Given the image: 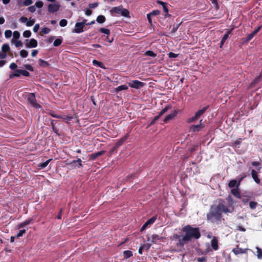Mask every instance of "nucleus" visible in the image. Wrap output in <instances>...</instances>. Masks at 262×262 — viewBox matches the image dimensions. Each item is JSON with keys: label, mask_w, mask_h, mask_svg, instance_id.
<instances>
[{"label": "nucleus", "mask_w": 262, "mask_h": 262, "mask_svg": "<svg viewBox=\"0 0 262 262\" xmlns=\"http://www.w3.org/2000/svg\"><path fill=\"white\" fill-rule=\"evenodd\" d=\"M17 72L19 73H21V74L24 76H26V77H29L30 76V74L29 73V72L26 70H19V69H18L17 70Z\"/></svg>", "instance_id": "obj_32"}, {"label": "nucleus", "mask_w": 262, "mask_h": 262, "mask_svg": "<svg viewBox=\"0 0 262 262\" xmlns=\"http://www.w3.org/2000/svg\"><path fill=\"white\" fill-rule=\"evenodd\" d=\"M92 62L94 66H97L98 67L104 69H106L105 67L104 66V64L102 62L99 61L96 59L93 60Z\"/></svg>", "instance_id": "obj_27"}, {"label": "nucleus", "mask_w": 262, "mask_h": 262, "mask_svg": "<svg viewBox=\"0 0 262 262\" xmlns=\"http://www.w3.org/2000/svg\"><path fill=\"white\" fill-rule=\"evenodd\" d=\"M209 105H207L204 107H203L202 109L199 110L197 111L195 114L200 118L202 115H203L207 111V110L208 108Z\"/></svg>", "instance_id": "obj_22"}, {"label": "nucleus", "mask_w": 262, "mask_h": 262, "mask_svg": "<svg viewBox=\"0 0 262 262\" xmlns=\"http://www.w3.org/2000/svg\"><path fill=\"white\" fill-rule=\"evenodd\" d=\"M237 182L236 180H232L229 182V183L228 184V186L230 188H233L234 187L238 188V187H237Z\"/></svg>", "instance_id": "obj_33"}, {"label": "nucleus", "mask_w": 262, "mask_h": 262, "mask_svg": "<svg viewBox=\"0 0 262 262\" xmlns=\"http://www.w3.org/2000/svg\"><path fill=\"white\" fill-rule=\"evenodd\" d=\"M31 35V32L30 30H26L23 32V36L25 38H29Z\"/></svg>", "instance_id": "obj_45"}, {"label": "nucleus", "mask_w": 262, "mask_h": 262, "mask_svg": "<svg viewBox=\"0 0 262 262\" xmlns=\"http://www.w3.org/2000/svg\"><path fill=\"white\" fill-rule=\"evenodd\" d=\"M62 42V39L57 38L54 40L53 45L55 47H58L61 44Z\"/></svg>", "instance_id": "obj_40"}, {"label": "nucleus", "mask_w": 262, "mask_h": 262, "mask_svg": "<svg viewBox=\"0 0 262 262\" xmlns=\"http://www.w3.org/2000/svg\"><path fill=\"white\" fill-rule=\"evenodd\" d=\"M145 55L152 57H155L157 56V54L152 51H147L145 52Z\"/></svg>", "instance_id": "obj_43"}, {"label": "nucleus", "mask_w": 262, "mask_h": 262, "mask_svg": "<svg viewBox=\"0 0 262 262\" xmlns=\"http://www.w3.org/2000/svg\"><path fill=\"white\" fill-rule=\"evenodd\" d=\"M152 239L151 242L153 244L157 243L158 241H161V239H163L164 237L159 236L157 234H153L151 236Z\"/></svg>", "instance_id": "obj_24"}, {"label": "nucleus", "mask_w": 262, "mask_h": 262, "mask_svg": "<svg viewBox=\"0 0 262 262\" xmlns=\"http://www.w3.org/2000/svg\"><path fill=\"white\" fill-rule=\"evenodd\" d=\"M231 193L236 198L240 199L241 198V193L238 188L232 189Z\"/></svg>", "instance_id": "obj_25"}, {"label": "nucleus", "mask_w": 262, "mask_h": 262, "mask_svg": "<svg viewBox=\"0 0 262 262\" xmlns=\"http://www.w3.org/2000/svg\"><path fill=\"white\" fill-rule=\"evenodd\" d=\"M33 222V220L32 218H29L26 220H25L24 222L21 223L19 225H18V228H22L25 227L27 225H28L30 224H32Z\"/></svg>", "instance_id": "obj_19"}, {"label": "nucleus", "mask_w": 262, "mask_h": 262, "mask_svg": "<svg viewBox=\"0 0 262 262\" xmlns=\"http://www.w3.org/2000/svg\"><path fill=\"white\" fill-rule=\"evenodd\" d=\"M262 80V74H260L258 76L256 77L252 81L251 84L254 85L260 82Z\"/></svg>", "instance_id": "obj_26"}, {"label": "nucleus", "mask_w": 262, "mask_h": 262, "mask_svg": "<svg viewBox=\"0 0 262 262\" xmlns=\"http://www.w3.org/2000/svg\"><path fill=\"white\" fill-rule=\"evenodd\" d=\"M19 21L23 23H26V26L27 27L32 26L35 22L34 19H31V18L28 20V18L25 16H21L19 18Z\"/></svg>", "instance_id": "obj_9"}, {"label": "nucleus", "mask_w": 262, "mask_h": 262, "mask_svg": "<svg viewBox=\"0 0 262 262\" xmlns=\"http://www.w3.org/2000/svg\"><path fill=\"white\" fill-rule=\"evenodd\" d=\"M251 174L253 179L255 182V183L257 184H259L260 183V180L258 178L257 172L254 169H252Z\"/></svg>", "instance_id": "obj_18"}, {"label": "nucleus", "mask_w": 262, "mask_h": 262, "mask_svg": "<svg viewBox=\"0 0 262 262\" xmlns=\"http://www.w3.org/2000/svg\"><path fill=\"white\" fill-rule=\"evenodd\" d=\"M2 50L3 52L7 53L10 50V47L8 44L5 43L2 46Z\"/></svg>", "instance_id": "obj_37"}, {"label": "nucleus", "mask_w": 262, "mask_h": 262, "mask_svg": "<svg viewBox=\"0 0 262 262\" xmlns=\"http://www.w3.org/2000/svg\"><path fill=\"white\" fill-rule=\"evenodd\" d=\"M160 13V11L158 10H153L151 12L149 13V14L152 16H156L159 15Z\"/></svg>", "instance_id": "obj_53"}, {"label": "nucleus", "mask_w": 262, "mask_h": 262, "mask_svg": "<svg viewBox=\"0 0 262 262\" xmlns=\"http://www.w3.org/2000/svg\"><path fill=\"white\" fill-rule=\"evenodd\" d=\"M99 5V4L98 3H91L89 5V6L90 8H96L97 7H98Z\"/></svg>", "instance_id": "obj_61"}, {"label": "nucleus", "mask_w": 262, "mask_h": 262, "mask_svg": "<svg viewBox=\"0 0 262 262\" xmlns=\"http://www.w3.org/2000/svg\"><path fill=\"white\" fill-rule=\"evenodd\" d=\"M25 41V46L27 48H36L38 45L37 40L34 38H32L29 40L26 39Z\"/></svg>", "instance_id": "obj_8"}, {"label": "nucleus", "mask_w": 262, "mask_h": 262, "mask_svg": "<svg viewBox=\"0 0 262 262\" xmlns=\"http://www.w3.org/2000/svg\"><path fill=\"white\" fill-rule=\"evenodd\" d=\"M59 9V5L58 4H49L48 6V10L50 13H55L57 12Z\"/></svg>", "instance_id": "obj_13"}, {"label": "nucleus", "mask_w": 262, "mask_h": 262, "mask_svg": "<svg viewBox=\"0 0 262 262\" xmlns=\"http://www.w3.org/2000/svg\"><path fill=\"white\" fill-rule=\"evenodd\" d=\"M128 89V86L126 85H121L115 88V92L118 93L121 91L126 90Z\"/></svg>", "instance_id": "obj_29"}, {"label": "nucleus", "mask_w": 262, "mask_h": 262, "mask_svg": "<svg viewBox=\"0 0 262 262\" xmlns=\"http://www.w3.org/2000/svg\"><path fill=\"white\" fill-rule=\"evenodd\" d=\"M182 236H182V235H180L175 233L173 235L172 237H171V239L179 240V239H181Z\"/></svg>", "instance_id": "obj_58"}, {"label": "nucleus", "mask_w": 262, "mask_h": 262, "mask_svg": "<svg viewBox=\"0 0 262 262\" xmlns=\"http://www.w3.org/2000/svg\"><path fill=\"white\" fill-rule=\"evenodd\" d=\"M33 3L32 0H25L23 2V4L25 6H28Z\"/></svg>", "instance_id": "obj_57"}, {"label": "nucleus", "mask_w": 262, "mask_h": 262, "mask_svg": "<svg viewBox=\"0 0 262 262\" xmlns=\"http://www.w3.org/2000/svg\"><path fill=\"white\" fill-rule=\"evenodd\" d=\"M139 172H134L128 175L126 177V181H130L132 179H135L139 175Z\"/></svg>", "instance_id": "obj_28"}, {"label": "nucleus", "mask_w": 262, "mask_h": 262, "mask_svg": "<svg viewBox=\"0 0 262 262\" xmlns=\"http://www.w3.org/2000/svg\"><path fill=\"white\" fill-rule=\"evenodd\" d=\"M257 256L258 259L262 258V249L257 248Z\"/></svg>", "instance_id": "obj_47"}, {"label": "nucleus", "mask_w": 262, "mask_h": 262, "mask_svg": "<svg viewBox=\"0 0 262 262\" xmlns=\"http://www.w3.org/2000/svg\"><path fill=\"white\" fill-rule=\"evenodd\" d=\"M96 21L100 24H102L105 21V17L104 15H99L96 19Z\"/></svg>", "instance_id": "obj_34"}, {"label": "nucleus", "mask_w": 262, "mask_h": 262, "mask_svg": "<svg viewBox=\"0 0 262 262\" xmlns=\"http://www.w3.org/2000/svg\"><path fill=\"white\" fill-rule=\"evenodd\" d=\"M50 31V29L48 28L45 27L41 29V33L47 34H48Z\"/></svg>", "instance_id": "obj_59"}, {"label": "nucleus", "mask_w": 262, "mask_h": 262, "mask_svg": "<svg viewBox=\"0 0 262 262\" xmlns=\"http://www.w3.org/2000/svg\"><path fill=\"white\" fill-rule=\"evenodd\" d=\"M43 3L42 1L36 2L34 5L35 7L37 8H41L43 7Z\"/></svg>", "instance_id": "obj_51"}, {"label": "nucleus", "mask_w": 262, "mask_h": 262, "mask_svg": "<svg viewBox=\"0 0 262 262\" xmlns=\"http://www.w3.org/2000/svg\"><path fill=\"white\" fill-rule=\"evenodd\" d=\"M232 212L228 207L220 202L217 205L212 206L210 210L207 214L206 217L207 221L214 223L215 222H221L223 217L222 213H227L228 212L231 213Z\"/></svg>", "instance_id": "obj_1"}, {"label": "nucleus", "mask_w": 262, "mask_h": 262, "mask_svg": "<svg viewBox=\"0 0 262 262\" xmlns=\"http://www.w3.org/2000/svg\"><path fill=\"white\" fill-rule=\"evenodd\" d=\"M61 118H62L63 120L69 121H71L73 118L72 116H63L62 117L61 116Z\"/></svg>", "instance_id": "obj_62"}, {"label": "nucleus", "mask_w": 262, "mask_h": 262, "mask_svg": "<svg viewBox=\"0 0 262 262\" xmlns=\"http://www.w3.org/2000/svg\"><path fill=\"white\" fill-rule=\"evenodd\" d=\"M52 160V159H50L46 161L45 162L41 163L39 165V167L40 169H43L45 168L49 163V162Z\"/></svg>", "instance_id": "obj_36"}, {"label": "nucleus", "mask_w": 262, "mask_h": 262, "mask_svg": "<svg viewBox=\"0 0 262 262\" xmlns=\"http://www.w3.org/2000/svg\"><path fill=\"white\" fill-rule=\"evenodd\" d=\"M82 160L80 158H77V160H73L67 163L66 164L70 165L72 169L80 168L83 166L82 164Z\"/></svg>", "instance_id": "obj_5"}, {"label": "nucleus", "mask_w": 262, "mask_h": 262, "mask_svg": "<svg viewBox=\"0 0 262 262\" xmlns=\"http://www.w3.org/2000/svg\"><path fill=\"white\" fill-rule=\"evenodd\" d=\"M51 125L52 126V131L56 134V135H58V129L56 127L53 120L51 121Z\"/></svg>", "instance_id": "obj_39"}, {"label": "nucleus", "mask_w": 262, "mask_h": 262, "mask_svg": "<svg viewBox=\"0 0 262 262\" xmlns=\"http://www.w3.org/2000/svg\"><path fill=\"white\" fill-rule=\"evenodd\" d=\"M99 31L107 35H109L111 33L110 30L109 29L104 28H100L99 29Z\"/></svg>", "instance_id": "obj_35"}, {"label": "nucleus", "mask_w": 262, "mask_h": 262, "mask_svg": "<svg viewBox=\"0 0 262 262\" xmlns=\"http://www.w3.org/2000/svg\"><path fill=\"white\" fill-rule=\"evenodd\" d=\"M183 239V236L182 237V238L179 240H178V242L176 243V246L178 248H183L185 244L187 242H188V241H184Z\"/></svg>", "instance_id": "obj_23"}, {"label": "nucleus", "mask_w": 262, "mask_h": 262, "mask_svg": "<svg viewBox=\"0 0 262 262\" xmlns=\"http://www.w3.org/2000/svg\"><path fill=\"white\" fill-rule=\"evenodd\" d=\"M128 135L127 134L125 135L123 137L120 138L115 143V148H118L120 146H121L128 139Z\"/></svg>", "instance_id": "obj_12"}, {"label": "nucleus", "mask_w": 262, "mask_h": 262, "mask_svg": "<svg viewBox=\"0 0 262 262\" xmlns=\"http://www.w3.org/2000/svg\"><path fill=\"white\" fill-rule=\"evenodd\" d=\"M199 118L195 114L194 116L191 118H190L188 119L187 122L189 123L193 122L198 120Z\"/></svg>", "instance_id": "obj_48"}, {"label": "nucleus", "mask_w": 262, "mask_h": 262, "mask_svg": "<svg viewBox=\"0 0 262 262\" xmlns=\"http://www.w3.org/2000/svg\"><path fill=\"white\" fill-rule=\"evenodd\" d=\"M26 230L25 229H22V230H20L18 232V233H17V234L16 235V237L17 238H18L20 236H22L23 235V234L26 233Z\"/></svg>", "instance_id": "obj_54"}, {"label": "nucleus", "mask_w": 262, "mask_h": 262, "mask_svg": "<svg viewBox=\"0 0 262 262\" xmlns=\"http://www.w3.org/2000/svg\"><path fill=\"white\" fill-rule=\"evenodd\" d=\"M110 13L112 14L117 13L124 17H129V11L126 9L123 8L122 5L112 8L110 10Z\"/></svg>", "instance_id": "obj_3"}, {"label": "nucleus", "mask_w": 262, "mask_h": 262, "mask_svg": "<svg viewBox=\"0 0 262 262\" xmlns=\"http://www.w3.org/2000/svg\"><path fill=\"white\" fill-rule=\"evenodd\" d=\"M24 67L28 70L30 71H31V72H33L34 71V69L33 68V67L30 65V64H25L24 65Z\"/></svg>", "instance_id": "obj_55"}, {"label": "nucleus", "mask_w": 262, "mask_h": 262, "mask_svg": "<svg viewBox=\"0 0 262 262\" xmlns=\"http://www.w3.org/2000/svg\"><path fill=\"white\" fill-rule=\"evenodd\" d=\"M20 55L23 58H26L28 55V52L25 50H22L20 51Z\"/></svg>", "instance_id": "obj_42"}, {"label": "nucleus", "mask_w": 262, "mask_h": 262, "mask_svg": "<svg viewBox=\"0 0 262 262\" xmlns=\"http://www.w3.org/2000/svg\"><path fill=\"white\" fill-rule=\"evenodd\" d=\"M233 30V29H229V30H227V32L224 34V35L222 39L224 40V41H226L227 39V38H228L229 35L230 34H231V33H232Z\"/></svg>", "instance_id": "obj_31"}, {"label": "nucleus", "mask_w": 262, "mask_h": 262, "mask_svg": "<svg viewBox=\"0 0 262 262\" xmlns=\"http://www.w3.org/2000/svg\"><path fill=\"white\" fill-rule=\"evenodd\" d=\"M182 231L184 233L183 235L184 241L189 242L192 239H198L200 238L201 235L199 227H193L191 225H187L182 228Z\"/></svg>", "instance_id": "obj_2"}, {"label": "nucleus", "mask_w": 262, "mask_h": 262, "mask_svg": "<svg viewBox=\"0 0 262 262\" xmlns=\"http://www.w3.org/2000/svg\"><path fill=\"white\" fill-rule=\"evenodd\" d=\"M242 138H238L236 141H235L232 144V146H236L238 145H240L242 142Z\"/></svg>", "instance_id": "obj_52"}, {"label": "nucleus", "mask_w": 262, "mask_h": 262, "mask_svg": "<svg viewBox=\"0 0 262 262\" xmlns=\"http://www.w3.org/2000/svg\"><path fill=\"white\" fill-rule=\"evenodd\" d=\"M38 63L39 66L42 68L49 67L50 66V64L48 62H47L42 59H38Z\"/></svg>", "instance_id": "obj_20"}, {"label": "nucleus", "mask_w": 262, "mask_h": 262, "mask_svg": "<svg viewBox=\"0 0 262 262\" xmlns=\"http://www.w3.org/2000/svg\"><path fill=\"white\" fill-rule=\"evenodd\" d=\"M84 26L80 23H76L75 24V28L74 29L73 32L76 33H80L83 31Z\"/></svg>", "instance_id": "obj_17"}, {"label": "nucleus", "mask_w": 262, "mask_h": 262, "mask_svg": "<svg viewBox=\"0 0 262 262\" xmlns=\"http://www.w3.org/2000/svg\"><path fill=\"white\" fill-rule=\"evenodd\" d=\"M13 38L15 39H18L20 37V34L17 31H15L13 33Z\"/></svg>", "instance_id": "obj_56"}, {"label": "nucleus", "mask_w": 262, "mask_h": 262, "mask_svg": "<svg viewBox=\"0 0 262 262\" xmlns=\"http://www.w3.org/2000/svg\"><path fill=\"white\" fill-rule=\"evenodd\" d=\"M105 152V151L102 150L100 151L97 152H95L92 154L89 155V160H96L98 157L102 156L104 153Z\"/></svg>", "instance_id": "obj_15"}, {"label": "nucleus", "mask_w": 262, "mask_h": 262, "mask_svg": "<svg viewBox=\"0 0 262 262\" xmlns=\"http://www.w3.org/2000/svg\"><path fill=\"white\" fill-rule=\"evenodd\" d=\"M212 3L214 5V6L216 9L219 8V6L217 3V0H211Z\"/></svg>", "instance_id": "obj_63"}, {"label": "nucleus", "mask_w": 262, "mask_h": 262, "mask_svg": "<svg viewBox=\"0 0 262 262\" xmlns=\"http://www.w3.org/2000/svg\"><path fill=\"white\" fill-rule=\"evenodd\" d=\"M210 245L211 248L215 251H216L219 249V241L218 238L216 236H213L212 239L210 241Z\"/></svg>", "instance_id": "obj_10"}, {"label": "nucleus", "mask_w": 262, "mask_h": 262, "mask_svg": "<svg viewBox=\"0 0 262 262\" xmlns=\"http://www.w3.org/2000/svg\"><path fill=\"white\" fill-rule=\"evenodd\" d=\"M178 114L177 110H174L171 114L167 115L163 120L164 123H167L169 120L173 119Z\"/></svg>", "instance_id": "obj_11"}, {"label": "nucleus", "mask_w": 262, "mask_h": 262, "mask_svg": "<svg viewBox=\"0 0 262 262\" xmlns=\"http://www.w3.org/2000/svg\"><path fill=\"white\" fill-rule=\"evenodd\" d=\"M168 55L169 58H176L178 56V54H175L173 52H169L168 54Z\"/></svg>", "instance_id": "obj_64"}, {"label": "nucleus", "mask_w": 262, "mask_h": 262, "mask_svg": "<svg viewBox=\"0 0 262 262\" xmlns=\"http://www.w3.org/2000/svg\"><path fill=\"white\" fill-rule=\"evenodd\" d=\"M158 4H159L162 6L163 11L165 13V16L167 17L168 16H169L168 14V9L167 6V4L162 1H158Z\"/></svg>", "instance_id": "obj_21"}, {"label": "nucleus", "mask_w": 262, "mask_h": 262, "mask_svg": "<svg viewBox=\"0 0 262 262\" xmlns=\"http://www.w3.org/2000/svg\"><path fill=\"white\" fill-rule=\"evenodd\" d=\"M12 31L10 30H6L5 32V36L7 38L11 37L12 36Z\"/></svg>", "instance_id": "obj_50"}, {"label": "nucleus", "mask_w": 262, "mask_h": 262, "mask_svg": "<svg viewBox=\"0 0 262 262\" xmlns=\"http://www.w3.org/2000/svg\"><path fill=\"white\" fill-rule=\"evenodd\" d=\"M67 24H68V21L65 19H62L60 20L59 21V25L62 27H64L66 26L67 25Z\"/></svg>", "instance_id": "obj_49"}, {"label": "nucleus", "mask_w": 262, "mask_h": 262, "mask_svg": "<svg viewBox=\"0 0 262 262\" xmlns=\"http://www.w3.org/2000/svg\"><path fill=\"white\" fill-rule=\"evenodd\" d=\"M257 205V203L254 201H250L249 202V207L251 209H254L256 208Z\"/></svg>", "instance_id": "obj_44"}, {"label": "nucleus", "mask_w": 262, "mask_h": 262, "mask_svg": "<svg viewBox=\"0 0 262 262\" xmlns=\"http://www.w3.org/2000/svg\"><path fill=\"white\" fill-rule=\"evenodd\" d=\"M171 108L170 105H167L163 109H162L159 113V114L154 118L156 121L158 120L163 114H164L168 110Z\"/></svg>", "instance_id": "obj_16"}, {"label": "nucleus", "mask_w": 262, "mask_h": 262, "mask_svg": "<svg viewBox=\"0 0 262 262\" xmlns=\"http://www.w3.org/2000/svg\"><path fill=\"white\" fill-rule=\"evenodd\" d=\"M157 220V216H153L150 219L148 220L146 222L149 225H151L154 224L156 220Z\"/></svg>", "instance_id": "obj_41"}, {"label": "nucleus", "mask_w": 262, "mask_h": 262, "mask_svg": "<svg viewBox=\"0 0 262 262\" xmlns=\"http://www.w3.org/2000/svg\"><path fill=\"white\" fill-rule=\"evenodd\" d=\"M28 10L29 12H31V13H34L36 11V8H35V6H30L28 8Z\"/></svg>", "instance_id": "obj_60"}, {"label": "nucleus", "mask_w": 262, "mask_h": 262, "mask_svg": "<svg viewBox=\"0 0 262 262\" xmlns=\"http://www.w3.org/2000/svg\"><path fill=\"white\" fill-rule=\"evenodd\" d=\"M246 177V174L245 173H242L238 177V182L237 183V187H238L239 186L241 182Z\"/></svg>", "instance_id": "obj_38"}, {"label": "nucleus", "mask_w": 262, "mask_h": 262, "mask_svg": "<svg viewBox=\"0 0 262 262\" xmlns=\"http://www.w3.org/2000/svg\"><path fill=\"white\" fill-rule=\"evenodd\" d=\"M28 102L32 106L36 108H39L41 107V105L37 103L35 98V95L34 93H29L27 96Z\"/></svg>", "instance_id": "obj_4"}, {"label": "nucleus", "mask_w": 262, "mask_h": 262, "mask_svg": "<svg viewBox=\"0 0 262 262\" xmlns=\"http://www.w3.org/2000/svg\"><path fill=\"white\" fill-rule=\"evenodd\" d=\"M205 127V124L203 122V120H200L199 124L197 125H193L190 127V131L192 132H198L201 130Z\"/></svg>", "instance_id": "obj_7"}, {"label": "nucleus", "mask_w": 262, "mask_h": 262, "mask_svg": "<svg viewBox=\"0 0 262 262\" xmlns=\"http://www.w3.org/2000/svg\"><path fill=\"white\" fill-rule=\"evenodd\" d=\"M128 84L129 86H130L132 88L139 89L141 88H142L145 85V83L139 80H133L132 82H129Z\"/></svg>", "instance_id": "obj_6"}, {"label": "nucleus", "mask_w": 262, "mask_h": 262, "mask_svg": "<svg viewBox=\"0 0 262 262\" xmlns=\"http://www.w3.org/2000/svg\"><path fill=\"white\" fill-rule=\"evenodd\" d=\"M247 249H242L239 248L238 246H236V247L233 248L232 251L234 253V254L238 255L247 253Z\"/></svg>", "instance_id": "obj_14"}, {"label": "nucleus", "mask_w": 262, "mask_h": 262, "mask_svg": "<svg viewBox=\"0 0 262 262\" xmlns=\"http://www.w3.org/2000/svg\"><path fill=\"white\" fill-rule=\"evenodd\" d=\"M255 35L252 33H251L250 34H249L245 38V41H247V42H249L250 40H251L253 38V37Z\"/></svg>", "instance_id": "obj_46"}, {"label": "nucleus", "mask_w": 262, "mask_h": 262, "mask_svg": "<svg viewBox=\"0 0 262 262\" xmlns=\"http://www.w3.org/2000/svg\"><path fill=\"white\" fill-rule=\"evenodd\" d=\"M123 255L124 258H128L133 256V252L129 250H126L123 252Z\"/></svg>", "instance_id": "obj_30"}]
</instances>
